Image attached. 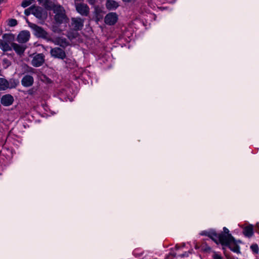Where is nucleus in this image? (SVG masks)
Here are the masks:
<instances>
[{
    "instance_id": "obj_1",
    "label": "nucleus",
    "mask_w": 259,
    "mask_h": 259,
    "mask_svg": "<svg viewBox=\"0 0 259 259\" xmlns=\"http://www.w3.org/2000/svg\"><path fill=\"white\" fill-rule=\"evenodd\" d=\"M15 39V35L11 33L4 34L3 40H0V48L4 51L12 50L11 46Z\"/></svg>"
},
{
    "instance_id": "obj_2",
    "label": "nucleus",
    "mask_w": 259,
    "mask_h": 259,
    "mask_svg": "<svg viewBox=\"0 0 259 259\" xmlns=\"http://www.w3.org/2000/svg\"><path fill=\"white\" fill-rule=\"evenodd\" d=\"M55 13V20L57 23L61 24L65 21L66 16L63 7L60 5H55L53 7Z\"/></svg>"
},
{
    "instance_id": "obj_3",
    "label": "nucleus",
    "mask_w": 259,
    "mask_h": 259,
    "mask_svg": "<svg viewBox=\"0 0 259 259\" xmlns=\"http://www.w3.org/2000/svg\"><path fill=\"white\" fill-rule=\"evenodd\" d=\"M29 26L32 30L34 35L36 37L48 39V33L42 27L33 23H30Z\"/></svg>"
},
{
    "instance_id": "obj_4",
    "label": "nucleus",
    "mask_w": 259,
    "mask_h": 259,
    "mask_svg": "<svg viewBox=\"0 0 259 259\" xmlns=\"http://www.w3.org/2000/svg\"><path fill=\"white\" fill-rule=\"evenodd\" d=\"M50 54L54 58L63 60L66 57V55L64 49L59 47L51 48Z\"/></svg>"
},
{
    "instance_id": "obj_5",
    "label": "nucleus",
    "mask_w": 259,
    "mask_h": 259,
    "mask_svg": "<svg viewBox=\"0 0 259 259\" xmlns=\"http://www.w3.org/2000/svg\"><path fill=\"white\" fill-rule=\"evenodd\" d=\"M233 238L231 234L226 235L222 232L220 234L217 233L215 243L218 244L219 241L222 245L226 246L231 240H233Z\"/></svg>"
},
{
    "instance_id": "obj_6",
    "label": "nucleus",
    "mask_w": 259,
    "mask_h": 259,
    "mask_svg": "<svg viewBox=\"0 0 259 259\" xmlns=\"http://www.w3.org/2000/svg\"><path fill=\"white\" fill-rule=\"evenodd\" d=\"M76 11L83 16H87L90 13V8L87 4L82 3H75Z\"/></svg>"
},
{
    "instance_id": "obj_7",
    "label": "nucleus",
    "mask_w": 259,
    "mask_h": 259,
    "mask_svg": "<svg viewBox=\"0 0 259 259\" xmlns=\"http://www.w3.org/2000/svg\"><path fill=\"white\" fill-rule=\"evenodd\" d=\"M16 84L12 79L9 81L5 78H0V91H4L8 89L15 88Z\"/></svg>"
},
{
    "instance_id": "obj_8",
    "label": "nucleus",
    "mask_w": 259,
    "mask_h": 259,
    "mask_svg": "<svg viewBox=\"0 0 259 259\" xmlns=\"http://www.w3.org/2000/svg\"><path fill=\"white\" fill-rule=\"evenodd\" d=\"M45 62V56L43 54L40 53L35 55L32 61L31 64L35 67L41 66Z\"/></svg>"
},
{
    "instance_id": "obj_9",
    "label": "nucleus",
    "mask_w": 259,
    "mask_h": 259,
    "mask_svg": "<svg viewBox=\"0 0 259 259\" xmlns=\"http://www.w3.org/2000/svg\"><path fill=\"white\" fill-rule=\"evenodd\" d=\"M83 19L79 18H72L71 19V25L75 30H81L83 26Z\"/></svg>"
},
{
    "instance_id": "obj_10",
    "label": "nucleus",
    "mask_w": 259,
    "mask_h": 259,
    "mask_svg": "<svg viewBox=\"0 0 259 259\" xmlns=\"http://www.w3.org/2000/svg\"><path fill=\"white\" fill-rule=\"evenodd\" d=\"M52 41L55 45L59 46L64 49L69 45V42L63 37H56Z\"/></svg>"
},
{
    "instance_id": "obj_11",
    "label": "nucleus",
    "mask_w": 259,
    "mask_h": 259,
    "mask_svg": "<svg viewBox=\"0 0 259 259\" xmlns=\"http://www.w3.org/2000/svg\"><path fill=\"white\" fill-rule=\"evenodd\" d=\"M118 20V16L115 13H110L105 17V22L106 24L113 25L115 24Z\"/></svg>"
},
{
    "instance_id": "obj_12",
    "label": "nucleus",
    "mask_w": 259,
    "mask_h": 259,
    "mask_svg": "<svg viewBox=\"0 0 259 259\" xmlns=\"http://www.w3.org/2000/svg\"><path fill=\"white\" fill-rule=\"evenodd\" d=\"M33 15L39 19H42L44 18L46 15V12L44 9L38 6H33Z\"/></svg>"
},
{
    "instance_id": "obj_13",
    "label": "nucleus",
    "mask_w": 259,
    "mask_h": 259,
    "mask_svg": "<svg viewBox=\"0 0 259 259\" xmlns=\"http://www.w3.org/2000/svg\"><path fill=\"white\" fill-rule=\"evenodd\" d=\"M29 38L30 33L28 31H22L17 36V41L20 43H25Z\"/></svg>"
},
{
    "instance_id": "obj_14",
    "label": "nucleus",
    "mask_w": 259,
    "mask_h": 259,
    "mask_svg": "<svg viewBox=\"0 0 259 259\" xmlns=\"http://www.w3.org/2000/svg\"><path fill=\"white\" fill-rule=\"evenodd\" d=\"M13 102V97L10 94L4 95L1 100V104L5 106H9L11 105Z\"/></svg>"
},
{
    "instance_id": "obj_15",
    "label": "nucleus",
    "mask_w": 259,
    "mask_h": 259,
    "mask_svg": "<svg viewBox=\"0 0 259 259\" xmlns=\"http://www.w3.org/2000/svg\"><path fill=\"white\" fill-rule=\"evenodd\" d=\"M34 82L33 77L30 75H26L21 80V84L24 87H31Z\"/></svg>"
},
{
    "instance_id": "obj_16",
    "label": "nucleus",
    "mask_w": 259,
    "mask_h": 259,
    "mask_svg": "<svg viewBox=\"0 0 259 259\" xmlns=\"http://www.w3.org/2000/svg\"><path fill=\"white\" fill-rule=\"evenodd\" d=\"M226 246L228 247L233 252L236 253H240V246L237 244V241L235 240L234 238H233V240H231Z\"/></svg>"
},
{
    "instance_id": "obj_17",
    "label": "nucleus",
    "mask_w": 259,
    "mask_h": 259,
    "mask_svg": "<svg viewBox=\"0 0 259 259\" xmlns=\"http://www.w3.org/2000/svg\"><path fill=\"white\" fill-rule=\"evenodd\" d=\"M200 234L203 236H207L211 239L214 242H217V233L214 230L203 231L200 233Z\"/></svg>"
},
{
    "instance_id": "obj_18",
    "label": "nucleus",
    "mask_w": 259,
    "mask_h": 259,
    "mask_svg": "<svg viewBox=\"0 0 259 259\" xmlns=\"http://www.w3.org/2000/svg\"><path fill=\"white\" fill-rule=\"evenodd\" d=\"M11 48H13L16 53L19 55H22L26 49V47L23 45H18L16 43L12 44Z\"/></svg>"
},
{
    "instance_id": "obj_19",
    "label": "nucleus",
    "mask_w": 259,
    "mask_h": 259,
    "mask_svg": "<svg viewBox=\"0 0 259 259\" xmlns=\"http://www.w3.org/2000/svg\"><path fill=\"white\" fill-rule=\"evenodd\" d=\"M243 234L245 237L250 238L253 235V229L252 225L245 227L243 230Z\"/></svg>"
},
{
    "instance_id": "obj_20",
    "label": "nucleus",
    "mask_w": 259,
    "mask_h": 259,
    "mask_svg": "<svg viewBox=\"0 0 259 259\" xmlns=\"http://www.w3.org/2000/svg\"><path fill=\"white\" fill-rule=\"evenodd\" d=\"M106 6L107 8L109 10H115L119 6L118 4L113 0H108L106 2Z\"/></svg>"
},
{
    "instance_id": "obj_21",
    "label": "nucleus",
    "mask_w": 259,
    "mask_h": 259,
    "mask_svg": "<svg viewBox=\"0 0 259 259\" xmlns=\"http://www.w3.org/2000/svg\"><path fill=\"white\" fill-rule=\"evenodd\" d=\"M250 249L251 251L255 254L258 253L259 248L257 244H253L250 246Z\"/></svg>"
},
{
    "instance_id": "obj_22",
    "label": "nucleus",
    "mask_w": 259,
    "mask_h": 259,
    "mask_svg": "<svg viewBox=\"0 0 259 259\" xmlns=\"http://www.w3.org/2000/svg\"><path fill=\"white\" fill-rule=\"evenodd\" d=\"M17 24V21L16 19H11L9 20L8 25L10 26H15Z\"/></svg>"
},
{
    "instance_id": "obj_23",
    "label": "nucleus",
    "mask_w": 259,
    "mask_h": 259,
    "mask_svg": "<svg viewBox=\"0 0 259 259\" xmlns=\"http://www.w3.org/2000/svg\"><path fill=\"white\" fill-rule=\"evenodd\" d=\"M37 89L35 88H32L27 91V94L29 95H34L36 93Z\"/></svg>"
},
{
    "instance_id": "obj_24",
    "label": "nucleus",
    "mask_w": 259,
    "mask_h": 259,
    "mask_svg": "<svg viewBox=\"0 0 259 259\" xmlns=\"http://www.w3.org/2000/svg\"><path fill=\"white\" fill-rule=\"evenodd\" d=\"M31 4V2L29 0H24L21 3V6L23 8H26Z\"/></svg>"
},
{
    "instance_id": "obj_25",
    "label": "nucleus",
    "mask_w": 259,
    "mask_h": 259,
    "mask_svg": "<svg viewBox=\"0 0 259 259\" xmlns=\"http://www.w3.org/2000/svg\"><path fill=\"white\" fill-rule=\"evenodd\" d=\"M32 7H33V6L30 7H29V8L25 10L24 14H25V15L28 16L30 14H33V12H32L33 8H32Z\"/></svg>"
},
{
    "instance_id": "obj_26",
    "label": "nucleus",
    "mask_w": 259,
    "mask_h": 259,
    "mask_svg": "<svg viewBox=\"0 0 259 259\" xmlns=\"http://www.w3.org/2000/svg\"><path fill=\"white\" fill-rule=\"evenodd\" d=\"M212 257L213 259H223L221 254L216 252H214Z\"/></svg>"
},
{
    "instance_id": "obj_27",
    "label": "nucleus",
    "mask_w": 259,
    "mask_h": 259,
    "mask_svg": "<svg viewBox=\"0 0 259 259\" xmlns=\"http://www.w3.org/2000/svg\"><path fill=\"white\" fill-rule=\"evenodd\" d=\"M223 231H224V234H225L226 235L230 234L229 233V230L226 227L223 228Z\"/></svg>"
},
{
    "instance_id": "obj_28",
    "label": "nucleus",
    "mask_w": 259,
    "mask_h": 259,
    "mask_svg": "<svg viewBox=\"0 0 259 259\" xmlns=\"http://www.w3.org/2000/svg\"><path fill=\"white\" fill-rule=\"evenodd\" d=\"M188 256V255L187 252H185V253L182 254L180 255V256L181 257H187Z\"/></svg>"
},
{
    "instance_id": "obj_29",
    "label": "nucleus",
    "mask_w": 259,
    "mask_h": 259,
    "mask_svg": "<svg viewBox=\"0 0 259 259\" xmlns=\"http://www.w3.org/2000/svg\"><path fill=\"white\" fill-rule=\"evenodd\" d=\"M125 3L134 2L135 0H122Z\"/></svg>"
},
{
    "instance_id": "obj_30",
    "label": "nucleus",
    "mask_w": 259,
    "mask_h": 259,
    "mask_svg": "<svg viewBox=\"0 0 259 259\" xmlns=\"http://www.w3.org/2000/svg\"><path fill=\"white\" fill-rule=\"evenodd\" d=\"M256 259H259V258H256Z\"/></svg>"
}]
</instances>
